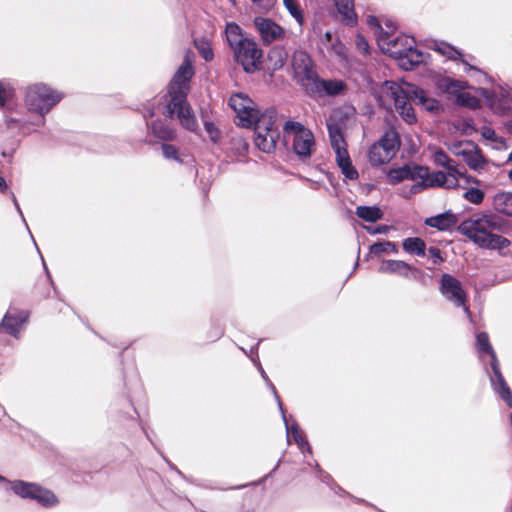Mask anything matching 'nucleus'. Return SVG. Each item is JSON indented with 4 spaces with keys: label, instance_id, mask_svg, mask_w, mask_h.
I'll use <instances>...</instances> for the list:
<instances>
[{
    "label": "nucleus",
    "instance_id": "obj_18",
    "mask_svg": "<svg viewBox=\"0 0 512 512\" xmlns=\"http://www.w3.org/2000/svg\"><path fill=\"white\" fill-rule=\"evenodd\" d=\"M254 26L265 45L285 38V29L270 18L256 17Z\"/></svg>",
    "mask_w": 512,
    "mask_h": 512
},
{
    "label": "nucleus",
    "instance_id": "obj_2",
    "mask_svg": "<svg viewBox=\"0 0 512 512\" xmlns=\"http://www.w3.org/2000/svg\"><path fill=\"white\" fill-rule=\"evenodd\" d=\"M192 62V54L190 52L186 53L183 64L178 68L169 85L170 100L167 104V113L171 117L176 115L185 129L196 131L198 127L197 120L186 101L189 81L194 75Z\"/></svg>",
    "mask_w": 512,
    "mask_h": 512
},
{
    "label": "nucleus",
    "instance_id": "obj_49",
    "mask_svg": "<svg viewBox=\"0 0 512 512\" xmlns=\"http://www.w3.org/2000/svg\"><path fill=\"white\" fill-rule=\"evenodd\" d=\"M428 252H429L430 257L433 259V262L435 264L439 263L440 261H442V258H441V255H440V251L437 248L431 247V248H429Z\"/></svg>",
    "mask_w": 512,
    "mask_h": 512
},
{
    "label": "nucleus",
    "instance_id": "obj_58",
    "mask_svg": "<svg viewBox=\"0 0 512 512\" xmlns=\"http://www.w3.org/2000/svg\"><path fill=\"white\" fill-rule=\"evenodd\" d=\"M508 177L512 181V170L509 172Z\"/></svg>",
    "mask_w": 512,
    "mask_h": 512
},
{
    "label": "nucleus",
    "instance_id": "obj_39",
    "mask_svg": "<svg viewBox=\"0 0 512 512\" xmlns=\"http://www.w3.org/2000/svg\"><path fill=\"white\" fill-rule=\"evenodd\" d=\"M463 197L470 203L478 205L482 203L484 199V192L478 188L472 187L466 190Z\"/></svg>",
    "mask_w": 512,
    "mask_h": 512
},
{
    "label": "nucleus",
    "instance_id": "obj_48",
    "mask_svg": "<svg viewBox=\"0 0 512 512\" xmlns=\"http://www.w3.org/2000/svg\"><path fill=\"white\" fill-rule=\"evenodd\" d=\"M205 129L207 131V133L209 134L210 138L212 141H217L218 139V131L217 129L214 127V125L212 123H205Z\"/></svg>",
    "mask_w": 512,
    "mask_h": 512
},
{
    "label": "nucleus",
    "instance_id": "obj_24",
    "mask_svg": "<svg viewBox=\"0 0 512 512\" xmlns=\"http://www.w3.org/2000/svg\"><path fill=\"white\" fill-rule=\"evenodd\" d=\"M493 207L499 213L512 216V192H498L493 197Z\"/></svg>",
    "mask_w": 512,
    "mask_h": 512
},
{
    "label": "nucleus",
    "instance_id": "obj_35",
    "mask_svg": "<svg viewBox=\"0 0 512 512\" xmlns=\"http://www.w3.org/2000/svg\"><path fill=\"white\" fill-rule=\"evenodd\" d=\"M433 161L435 164L445 167L448 171L458 172V169L452 165V160L440 149L434 151Z\"/></svg>",
    "mask_w": 512,
    "mask_h": 512
},
{
    "label": "nucleus",
    "instance_id": "obj_15",
    "mask_svg": "<svg viewBox=\"0 0 512 512\" xmlns=\"http://www.w3.org/2000/svg\"><path fill=\"white\" fill-rule=\"evenodd\" d=\"M437 86L440 90L449 94L459 105L469 108H477L479 106L478 99L466 90V82L443 77L438 80Z\"/></svg>",
    "mask_w": 512,
    "mask_h": 512
},
{
    "label": "nucleus",
    "instance_id": "obj_25",
    "mask_svg": "<svg viewBox=\"0 0 512 512\" xmlns=\"http://www.w3.org/2000/svg\"><path fill=\"white\" fill-rule=\"evenodd\" d=\"M457 222V218L452 213H444L426 219L425 223L430 227H435L439 230H448L452 228Z\"/></svg>",
    "mask_w": 512,
    "mask_h": 512
},
{
    "label": "nucleus",
    "instance_id": "obj_20",
    "mask_svg": "<svg viewBox=\"0 0 512 512\" xmlns=\"http://www.w3.org/2000/svg\"><path fill=\"white\" fill-rule=\"evenodd\" d=\"M315 86L316 88L309 90L308 94L338 96L345 94L347 91L346 83L339 79L322 80L318 77L315 81Z\"/></svg>",
    "mask_w": 512,
    "mask_h": 512
},
{
    "label": "nucleus",
    "instance_id": "obj_4",
    "mask_svg": "<svg viewBox=\"0 0 512 512\" xmlns=\"http://www.w3.org/2000/svg\"><path fill=\"white\" fill-rule=\"evenodd\" d=\"M225 36L236 62L246 73H254L262 68L263 51L253 39L244 35L239 25L227 23Z\"/></svg>",
    "mask_w": 512,
    "mask_h": 512
},
{
    "label": "nucleus",
    "instance_id": "obj_12",
    "mask_svg": "<svg viewBox=\"0 0 512 512\" xmlns=\"http://www.w3.org/2000/svg\"><path fill=\"white\" fill-rule=\"evenodd\" d=\"M10 487L11 490L21 498L35 500L46 508L55 507L59 503V499L53 491L36 483L18 480L11 482Z\"/></svg>",
    "mask_w": 512,
    "mask_h": 512
},
{
    "label": "nucleus",
    "instance_id": "obj_45",
    "mask_svg": "<svg viewBox=\"0 0 512 512\" xmlns=\"http://www.w3.org/2000/svg\"><path fill=\"white\" fill-rule=\"evenodd\" d=\"M255 5L259 8L269 11L273 8L276 3V0H251Z\"/></svg>",
    "mask_w": 512,
    "mask_h": 512
},
{
    "label": "nucleus",
    "instance_id": "obj_32",
    "mask_svg": "<svg viewBox=\"0 0 512 512\" xmlns=\"http://www.w3.org/2000/svg\"><path fill=\"white\" fill-rule=\"evenodd\" d=\"M287 54L282 48L275 47L268 54V61L274 70L282 68L286 62Z\"/></svg>",
    "mask_w": 512,
    "mask_h": 512
},
{
    "label": "nucleus",
    "instance_id": "obj_19",
    "mask_svg": "<svg viewBox=\"0 0 512 512\" xmlns=\"http://www.w3.org/2000/svg\"><path fill=\"white\" fill-rule=\"evenodd\" d=\"M423 173L424 167L406 165L389 170L387 180L392 185L398 184L404 180H411L414 184H418V179H421Z\"/></svg>",
    "mask_w": 512,
    "mask_h": 512
},
{
    "label": "nucleus",
    "instance_id": "obj_34",
    "mask_svg": "<svg viewBox=\"0 0 512 512\" xmlns=\"http://www.w3.org/2000/svg\"><path fill=\"white\" fill-rule=\"evenodd\" d=\"M474 143L470 141H458L454 142L450 146V151L458 157H462L463 160L469 156V153L474 149Z\"/></svg>",
    "mask_w": 512,
    "mask_h": 512
},
{
    "label": "nucleus",
    "instance_id": "obj_28",
    "mask_svg": "<svg viewBox=\"0 0 512 512\" xmlns=\"http://www.w3.org/2000/svg\"><path fill=\"white\" fill-rule=\"evenodd\" d=\"M151 133L160 140H173L175 137V131L168 127L164 122L157 121L151 125Z\"/></svg>",
    "mask_w": 512,
    "mask_h": 512
},
{
    "label": "nucleus",
    "instance_id": "obj_33",
    "mask_svg": "<svg viewBox=\"0 0 512 512\" xmlns=\"http://www.w3.org/2000/svg\"><path fill=\"white\" fill-rule=\"evenodd\" d=\"M431 48L449 59L456 60L461 56V53L456 48L445 42H434Z\"/></svg>",
    "mask_w": 512,
    "mask_h": 512
},
{
    "label": "nucleus",
    "instance_id": "obj_23",
    "mask_svg": "<svg viewBox=\"0 0 512 512\" xmlns=\"http://www.w3.org/2000/svg\"><path fill=\"white\" fill-rule=\"evenodd\" d=\"M274 394H275V397L278 401V404H279V408L281 410V413H282V417L284 419V422H285V425H286V430H287V437H288V441H290V439L292 438L295 443L303 450L304 447H307V449L310 451V447L308 446V443L307 441L305 440V437L303 436L301 430L299 429L298 425L297 424H293L291 426L288 425L287 423V420L285 418V414H284V410L282 408V404L279 400V397L275 391V388L272 384H270Z\"/></svg>",
    "mask_w": 512,
    "mask_h": 512
},
{
    "label": "nucleus",
    "instance_id": "obj_13",
    "mask_svg": "<svg viewBox=\"0 0 512 512\" xmlns=\"http://www.w3.org/2000/svg\"><path fill=\"white\" fill-rule=\"evenodd\" d=\"M283 129L285 138L292 140L295 153L300 157H309L315 145L312 132L295 121H287Z\"/></svg>",
    "mask_w": 512,
    "mask_h": 512
},
{
    "label": "nucleus",
    "instance_id": "obj_57",
    "mask_svg": "<svg viewBox=\"0 0 512 512\" xmlns=\"http://www.w3.org/2000/svg\"><path fill=\"white\" fill-rule=\"evenodd\" d=\"M507 162H512V151L510 152V154L507 158Z\"/></svg>",
    "mask_w": 512,
    "mask_h": 512
},
{
    "label": "nucleus",
    "instance_id": "obj_47",
    "mask_svg": "<svg viewBox=\"0 0 512 512\" xmlns=\"http://www.w3.org/2000/svg\"><path fill=\"white\" fill-rule=\"evenodd\" d=\"M356 46H357L358 50L363 52L364 54H367L369 52L368 42L361 35L357 36Z\"/></svg>",
    "mask_w": 512,
    "mask_h": 512
},
{
    "label": "nucleus",
    "instance_id": "obj_46",
    "mask_svg": "<svg viewBox=\"0 0 512 512\" xmlns=\"http://www.w3.org/2000/svg\"><path fill=\"white\" fill-rule=\"evenodd\" d=\"M456 177L457 179H463L467 184H475V185H480V180L471 176V175H467L461 171L458 170V173H456Z\"/></svg>",
    "mask_w": 512,
    "mask_h": 512
},
{
    "label": "nucleus",
    "instance_id": "obj_10",
    "mask_svg": "<svg viewBox=\"0 0 512 512\" xmlns=\"http://www.w3.org/2000/svg\"><path fill=\"white\" fill-rule=\"evenodd\" d=\"M400 147L398 132L390 128L381 139L373 144L368 152V159L371 165L380 166L388 163L397 153Z\"/></svg>",
    "mask_w": 512,
    "mask_h": 512
},
{
    "label": "nucleus",
    "instance_id": "obj_51",
    "mask_svg": "<svg viewBox=\"0 0 512 512\" xmlns=\"http://www.w3.org/2000/svg\"><path fill=\"white\" fill-rule=\"evenodd\" d=\"M365 228L370 234L385 233L387 231L386 226H380L376 229H373L371 227H365Z\"/></svg>",
    "mask_w": 512,
    "mask_h": 512
},
{
    "label": "nucleus",
    "instance_id": "obj_1",
    "mask_svg": "<svg viewBox=\"0 0 512 512\" xmlns=\"http://www.w3.org/2000/svg\"><path fill=\"white\" fill-rule=\"evenodd\" d=\"M376 95L379 103L387 109H390L393 104L396 111L408 124L416 122L411 100L423 106L427 111L433 112L439 108L435 99L427 97L423 90L407 82L385 81L379 87Z\"/></svg>",
    "mask_w": 512,
    "mask_h": 512
},
{
    "label": "nucleus",
    "instance_id": "obj_6",
    "mask_svg": "<svg viewBox=\"0 0 512 512\" xmlns=\"http://www.w3.org/2000/svg\"><path fill=\"white\" fill-rule=\"evenodd\" d=\"M62 99V94L43 83L30 85L25 94V104L30 111L44 115Z\"/></svg>",
    "mask_w": 512,
    "mask_h": 512
},
{
    "label": "nucleus",
    "instance_id": "obj_3",
    "mask_svg": "<svg viewBox=\"0 0 512 512\" xmlns=\"http://www.w3.org/2000/svg\"><path fill=\"white\" fill-rule=\"evenodd\" d=\"M501 226L500 218L493 213L474 215L460 225V231L481 248L496 250L505 256L508 254L510 241L494 231Z\"/></svg>",
    "mask_w": 512,
    "mask_h": 512
},
{
    "label": "nucleus",
    "instance_id": "obj_56",
    "mask_svg": "<svg viewBox=\"0 0 512 512\" xmlns=\"http://www.w3.org/2000/svg\"><path fill=\"white\" fill-rule=\"evenodd\" d=\"M508 132L512 135V121L507 125Z\"/></svg>",
    "mask_w": 512,
    "mask_h": 512
},
{
    "label": "nucleus",
    "instance_id": "obj_43",
    "mask_svg": "<svg viewBox=\"0 0 512 512\" xmlns=\"http://www.w3.org/2000/svg\"><path fill=\"white\" fill-rule=\"evenodd\" d=\"M12 91L10 88L5 87L2 82H0V106H4L7 100L11 97Z\"/></svg>",
    "mask_w": 512,
    "mask_h": 512
},
{
    "label": "nucleus",
    "instance_id": "obj_50",
    "mask_svg": "<svg viewBox=\"0 0 512 512\" xmlns=\"http://www.w3.org/2000/svg\"><path fill=\"white\" fill-rule=\"evenodd\" d=\"M479 91V94L483 97H485L488 101V103L493 106L494 105V99L492 98V95L491 93L487 90V89H484V88H481L478 90Z\"/></svg>",
    "mask_w": 512,
    "mask_h": 512
},
{
    "label": "nucleus",
    "instance_id": "obj_31",
    "mask_svg": "<svg viewBox=\"0 0 512 512\" xmlns=\"http://www.w3.org/2000/svg\"><path fill=\"white\" fill-rule=\"evenodd\" d=\"M403 248L406 252L416 254L418 256L425 255V243L420 238H407L403 242Z\"/></svg>",
    "mask_w": 512,
    "mask_h": 512
},
{
    "label": "nucleus",
    "instance_id": "obj_26",
    "mask_svg": "<svg viewBox=\"0 0 512 512\" xmlns=\"http://www.w3.org/2000/svg\"><path fill=\"white\" fill-rule=\"evenodd\" d=\"M342 20L347 25H354L356 22V14L354 12L353 0H334Z\"/></svg>",
    "mask_w": 512,
    "mask_h": 512
},
{
    "label": "nucleus",
    "instance_id": "obj_38",
    "mask_svg": "<svg viewBox=\"0 0 512 512\" xmlns=\"http://www.w3.org/2000/svg\"><path fill=\"white\" fill-rule=\"evenodd\" d=\"M195 46L198 50V52L201 54V56L206 60L210 61L213 59V51L211 44L206 40H196Z\"/></svg>",
    "mask_w": 512,
    "mask_h": 512
},
{
    "label": "nucleus",
    "instance_id": "obj_59",
    "mask_svg": "<svg viewBox=\"0 0 512 512\" xmlns=\"http://www.w3.org/2000/svg\"><path fill=\"white\" fill-rule=\"evenodd\" d=\"M0 481H4V478L2 476H0Z\"/></svg>",
    "mask_w": 512,
    "mask_h": 512
},
{
    "label": "nucleus",
    "instance_id": "obj_54",
    "mask_svg": "<svg viewBox=\"0 0 512 512\" xmlns=\"http://www.w3.org/2000/svg\"><path fill=\"white\" fill-rule=\"evenodd\" d=\"M325 38H326V40H327V41H331V39H332V34H331L330 32H326V33H325Z\"/></svg>",
    "mask_w": 512,
    "mask_h": 512
},
{
    "label": "nucleus",
    "instance_id": "obj_30",
    "mask_svg": "<svg viewBox=\"0 0 512 512\" xmlns=\"http://www.w3.org/2000/svg\"><path fill=\"white\" fill-rule=\"evenodd\" d=\"M356 214L359 218L368 222H376L382 218L381 210L374 206H359L356 209Z\"/></svg>",
    "mask_w": 512,
    "mask_h": 512
},
{
    "label": "nucleus",
    "instance_id": "obj_27",
    "mask_svg": "<svg viewBox=\"0 0 512 512\" xmlns=\"http://www.w3.org/2000/svg\"><path fill=\"white\" fill-rule=\"evenodd\" d=\"M481 135L485 140L490 142L493 149L502 150L507 148L506 140L503 137L498 136L492 128L483 126L481 128Z\"/></svg>",
    "mask_w": 512,
    "mask_h": 512
},
{
    "label": "nucleus",
    "instance_id": "obj_29",
    "mask_svg": "<svg viewBox=\"0 0 512 512\" xmlns=\"http://www.w3.org/2000/svg\"><path fill=\"white\" fill-rule=\"evenodd\" d=\"M464 161L471 169L477 172H481L486 164L484 157L476 145H474V149L471 150L469 156H467Z\"/></svg>",
    "mask_w": 512,
    "mask_h": 512
},
{
    "label": "nucleus",
    "instance_id": "obj_53",
    "mask_svg": "<svg viewBox=\"0 0 512 512\" xmlns=\"http://www.w3.org/2000/svg\"><path fill=\"white\" fill-rule=\"evenodd\" d=\"M13 202H14V205L17 208L18 212L21 214V210H20L19 204H18L17 199H16V197L14 195H13Z\"/></svg>",
    "mask_w": 512,
    "mask_h": 512
},
{
    "label": "nucleus",
    "instance_id": "obj_22",
    "mask_svg": "<svg viewBox=\"0 0 512 512\" xmlns=\"http://www.w3.org/2000/svg\"><path fill=\"white\" fill-rule=\"evenodd\" d=\"M28 313L22 311L18 313L16 316L7 313L0 324V329L5 330L7 333L17 336L22 325L27 321Z\"/></svg>",
    "mask_w": 512,
    "mask_h": 512
},
{
    "label": "nucleus",
    "instance_id": "obj_42",
    "mask_svg": "<svg viewBox=\"0 0 512 512\" xmlns=\"http://www.w3.org/2000/svg\"><path fill=\"white\" fill-rule=\"evenodd\" d=\"M462 63L464 65V72H466L467 74L475 75L478 77L479 80L480 78H486V75L483 72H481L478 68L468 64L464 60H462Z\"/></svg>",
    "mask_w": 512,
    "mask_h": 512
},
{
    "label": "nucleus",
    "instance_id": "obj_11",
    "mask_svg": "<svg viewBox=\"0 0 512 512\" xmlns=\"http://www.w3.org/2000/svg\"><path fill=\"white\" fill-rule=\"evenodd\" d=\"M327 128L331 146L335 152L337 165L347 179L356 180L358 178V172L351 163L344 138L338 125L328 121Z\"/></svg>",
    "mask_w": 512,
    "mask_h": 512
},
{
    "label": "nucleus",
    "instance_id": "obj_37",
    "mask_svg": "<svg viewBox=\"0 0 512 512\" xmlns=\"http://www.w3.org/2000/svg\"><path fill=\"white\" fill-rule=\"evenodd\" d=\"M283 3L286 7V9L289 11L291 16L295 18V20L302 25L304 18L302 14V10L300 9L299 5L295 0H283Z\"/></svg>",
    "mask_w": 512,
    "mask_h": 512
},
{
    "label": "nucleus",
    "instance_id": "obj_52",
    "mask_svg": "<svg viewBox=\"0 0 512 512\" xmlns=\"http://www.w3.org/2000/svg\"><path fill=\"white\" fill-rule=\"evenodd\" d=\"M6 189H7V184H6L5 180H4V178H2V177L0 176V191H2V192H3V191H5Z\"/></svg>",
    "mask_w": 512,
    "mask_h": 512
},
{
    "label": "nucleus",
    "instance_id": "obj_21",
    "mask_svg": "<svg viewBox=\"0 0 512 512\" xmlns=\"http://www.w3.org/2000/svg\"><path fill=\"white\" fill-rule=\"evenodd\" d=\"M379 272L395 274L404 278H412L415 277L414 273L417 272V270L401 260H384L379 267Z\"/></svg>",
    "mask_w": 512,
    "mask_h": 512
},
{
    "label": "nucleus",
    "instance_id": "obj_16",
    "mask_svg": "<svg viewBox=\"0 0 512 512\" xmlns=\"http://www.w3.org/2000/svg\"><path fill=\"white\" fill-rule=\"evenodd\" d=\"M454 171H448L447 173L437 171L429 173L428 169L424 167L423 176L418 179V184H413L411 187L412 193H418L424 188L428 187H445L448 189L455 188L458 186V179Z\"/></svg>",
    "mask_w": 512,
    "mask_h": 512
},
{
    "label": "nucleus",
    "instance_id": "obj_41",
    "mask_svg": "<svg viewBox=\"0 0 512 512\" xmlns=\"http://www.w3.org/2000/svg\"><path fill=\"white\" fill-rule=\"evenodd\" d=\"M162 153H163V156L166 158V159H174V160H178V152H177V149L172 146V145H169V144H163L162 145Z\"/></svg>",
    "mask_w": 512,
    "mask_h": 512
},
{
    "label": "nucleus",
    "instance_id": "obj_55",
    "mask_svg": "<svg viewBox=\"0 0 512 512\" xmlns=\"http://www.w3.org/2000/svg\"><path fill=\"white\" fill-rule=\"evenodd\" d=\"M259 370H260V373H261L262 377H263L265 380H267V376H266V374H265V372H264V370L262 369V367H261V366H259Z\"/></svg>",
    "mask_w": 512,
    "mask_h": 512
},
{
    "label": "nucleus",
    "instance_id": "obj_44",
    "mask_svg": "<svg viewBox=\"0 0 512 512\" xmlns=\"http://www.w3.org/2000/svg\"><path fill=\"white\" fill-rule=\"evenodd\" d=\"M367 24L374 31L376 37L379 33L384 32L378 20L374 16H369L367 18Z\"/></svg>",
    "mask_w": 512,
    "mask_h": 512
},
{
    "label": "nucleus",
    "instance_id": "obj_7",
    "mask_svg": "<svg viewBox=\"0 0 512 512\" xmlns=\"http://www.w3.org/2000/svg\"><path fill=\"white\" fill-rule=\"evenodd\" d=\"M275 110H267L254 122L255 145L265 153H271L276 147L279 139V132L275 125Z\"/></svg>",
    "mask_w": 512,
    "mask_h": 512
},
{
    "label": "nucleus",
    "instance_id": "obj_14",
    "mask_svg": "<svg viewBox=\"0 0 512 512\" xmlns=\"http://www.w3.org/2000/svg\"><path fill=\"white\" fill-rule=\"evenodd\" d=\"M228 105L234 111L237 124L242 127H251L262 113L256 108L255 103L244 93L231 95Z\"/></svg>",
    "mask_w": 512,
    "mask_h": 512
},
{
    "label": "nucleus",
    "instance_id": "obj_9",
    "mask_svg": "<svg viewBox=\"0 0 512 512\" xmlns=\"http://www.w3.org/2000/svg\"><path fill=\"white\" fill-rule=\"evenodd\" d=\"M291 68L295 81L308 93L316 88L318 74L310 56L301 50L295 51L291 59Z\"/></svg>",
    "mask_w": 512,
    "mask_h": 512
},
{
    "label": "nucleus",
    "instance_id": "obj_40",
    "mask_svg": "<svg viewBox=\"0 0 512 512\" xmlns=\"http://www.w3.org/2000/svg\"><path fill=\"white\" fill-rule=\"evenodd\" d=\"M331 50L340 60H347V49L341 42H336L332 44Z\"/></svg>",
    "mask_w": 512,
    "mask_h": 512
},
{
    "label": "nucleus",
    "instance_id": "obj_8",
    "mask_svg": "<svg viewBox=\"0 0 512 512\" xmlns=\"http://www.w3.org/2000/svg\"><path fill=\"white\" fill-rule=\"evenodd\" d=\"M476 341L480 357L482 358L485 354L490 356L491 368L493 370V375L490 378L495 392L498 393L510 407H512V393L499 370L498 361L495 352L490 345L488 335L484 332L479 333L476 337Z\"/></svg>",
    "mask_w": 512,
    "mask_h": 512
},
{
    "label": "nucleus",
    "instance_id": "obj_5",
    "mask_svg": "<svg viewBox=\"0 0 512 512\" xmlns=\"http://www.w3.org/2000/svg\"><path fill=\"white\" fill-rule=\"evenodd\" d=\"M376 39L381 51L395 58L404 70H411L425 60L423 53L414 48L412 37L402 35L390 40L389 32L385 31L379 33Z\"/></svg>",
    "mask_w": 512,
    "mask_h": 512
},
{
    "label": "nucleus",
    "instance_id": "obj_36",
    "mask_svg": "<svg viewBox=\"0 0 512 512\" xmlns=\"http://www.w3.org/2000/svg\"><path fill=\"white\" fill-rule=\"evenodd\" d=\"M397 247L393 242H377L370 247V253L373 255H380L382 253H396Z\"/></svg>",
    "mask_w": 512,
    "mask_h": 512
},
{
    "label": "nucleus",
    "instance_id": "obj_17",
    "mask_svg": "<svg viewBox=\"0 0 512 512\" xmlns=\"http://www.w3.org/2000/svg\"><path fill=\"white\" fill-rule=\"evenodd\" d=\"M441 293L444 297L456 306H462L467 314H470L466 306V293L461 283L449 274H444L441 279Z\"/></svg>",
    "mask_w": 512,
    "mask_h": 512
}]
</instances>
